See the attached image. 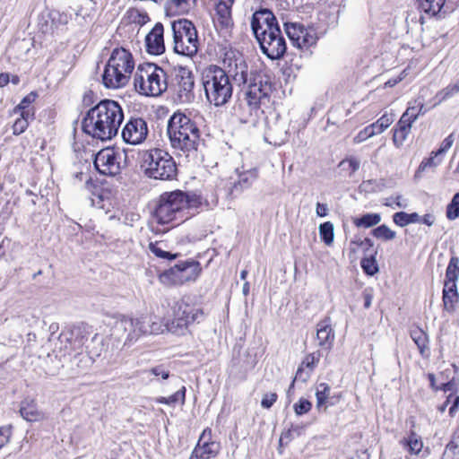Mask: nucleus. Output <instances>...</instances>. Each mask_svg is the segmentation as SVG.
<instances>
[{
	"label": "nucleus",
	"mask_w": 459,
	"mask_h": 459,
	"mask_svg": "<svg viewBox=\"0 0 459 459\" xmlns=\"http://www.w3.org/2000/svg\"><path fill=\"white\" fill-rule=\"evenodd\" d=\"M224 69L210 65L203 69L201 74L202 84L207 100L215 107H221L229 102L232 97V78L238 86L248 82V66L244 57L233 51L227 52L223 58Z\"/></svg>",
	"instance_id": "1"
},
{
	"label": "nucleus",
	"mask_w": 459,
	"mask_h": 459,
	"mask_svg": "<svg viewBox=\"0 0 459 459\" xmlns=\"http://www.w3.org/2000/svg\"><path fill=\"white\" fill-rule=\"evenodd\" d=\"M123 120L121 106L115 100H103L86 113L82 129L93 138L108 141L117 134Z\"/></svg>",
	"instance_id": "2"
},
{
	"label": "nucleus",
	"mask_w": 459,
	"mask_h": 459,
	"mask_svg": "<svg viewBox=\"0 0 459 459\" xmlns=\"http://www.w3.org/2000/svg\"><path fill=\"white\" fill-rule=\"evenodd\" d=\"M107 325L111 327V335L127 346L134 344L143 335L164 332L161 321L155 316L131 317L114 315L108 317Z\"/></svg>",
	"instance_id": "3"
},
{
	"label": "nucleus",
	"mask_w": 459,
	"mask_h": 459,
	"mask_svg": "<svg viewBox=\"0 0 459 459\" xmlns=\"http://www.w3.org/2000/svg\"><path fill=\"white\" fill-rule=\"evenodd\" d=\"M168 135L177 155L188 157L195 152L200 141V130L188 116L174 113L168 123Z\"/></svg>",
	"instance_id": "4"
},
{
	"label": "nucleus",
	"mask_w": 459,
	"mask_h": 459,
	"mask_svg": "<svg viewBox=\"0 0 459 459\" xmlns=\"http://www.w3.org/2000/svg\"><path fill=\"white\" fill-rule=\"evenodd\" d=\"M200 204L195 195L176 190L163 193L155 209V217L160 224H167L174 220H185L194 214L192 211Z\"/></svg>",
	"instance_id": "5"
},
{
	"label": "nucleus",
	"mask_w": 459,
	"mask_h": 459,
	"mask_svg": "<svg viewBox=\"0 0 459 459\" xmlns=\"http://www.w3.org/2000/svg\"><path fill=\"white\" fill-rule=\"evenodd\" d=\"M135 67L132 53L125 48H116L105 65L103 85L108 89L123 88L129 82Z\"/></svg>",
	"instance_id": "6"
},
{
	"label": "nucleus",
	"mask_w": 459,
	"mask_h": 459,
	"mask_svg": "<svg viewBox=\"0 0 459 459\" xmlns=\"http://www.w3.org/2000/svg\"><path fill=\"white\" fill-rule=\"evenodd\" d=\"M134 84L140 94L157 97L168 88L167 74L155 64H140L134 74Z\"/></svg>",
	"instance_id": "7"
},
{
	"label": "nucleus",
	"mask_w": 459,
	"mask_h": 459,
	"mask_svg": "<svg viewBox=\"0 0 459 459\" xmlns=\"http://www.w3.org/2000/svg\"><path fill=\"white\" fill-rule=\"evenodd\" d=\"M141 168L147 178L155 180H172L178 173L177 164L172 156L160 149L143 152Z\"/></svg>",
	"instance_id": "8"
},
{
	"label": "nucleus",
	"mask_w": 459,
	"mask_h": 459,
	"mask_svg": "<svg viewBox=\"0 0 459 459\" xmlns=\"http://www.w3.org/2000/svg\"><path fill=\"white\" fill-rule=\"evenodd\" d=\"M175 53L192 57L199 48L197 30L192 22L182 19L171 25Z\"/></svg>",
	"instance_id": "9"
},
{
	"label": "nucleus",
	"mask_w": 459,
	"mask_h": 459,
	"mask_svg": "<svg viewBox=\"0 0 459 459\" xmlns=\"http://www.w3.org/2000/svg\"><path fill=\"white\" fill-rule=\"evenodd\" d=\"M58 342H60V350L64 349V357H70V361L78 368L85 369L89 368L100 353H93L87 351L83 353V337H74L73 333H61Z\"/></svg>",
	"instance_id": "10"
},
{
	"label": "nucleus",
	"mask_w": 459,
	"mask_h": 459,
	"mask_svg": "<svg viewBox=\"0 0 459 459\" xmlns=\"http://www.w3.org/2000/svg\"><path fill=\"white\" fill-rule=\"evenodd\" d=\"M200 272L199 263L185 261L161 273L159 280L166 286L182 285L185 282L195 281Z\"/></svg>",
	"instance_id": "11"
},
{
	"label": "nucleus",
	"mask_w": 459,
	"mask_h": 459,
	"mask_svg": "<svg viewBox=\"0 0 459 459\" xmlns=\"http://www.w3.org/2000/svg\"><path fill=\"white\" fill-rule=\"evenodd\" d=\"M284 28L294 47L302 49L316 45L317 37L313 28H306L299 22H286Z\"/></svg>",
	"instance_id": "12"
},
{
	"label": "nucleus",
	"mask_w": 459,
	"mask_h": 459,
	"mask_svg": "<svg viewBox=\"0 0 459 459\" xmlns=\"http://www.w3.org/2000/svg\"><path fill=\"white\" fill-rule=\"evenodd\" d=\"M251 28L256 40L266 37L271 31L280 30L274 14L269 9H260L255 12L251 19Z\"/></svg>",
	"instance_id": "13"
},
{
	"label": "nucleus",
	"mask_w": 459,
	"mask_h": 459,
	"mask_svg": "<svg viewBox=\"0 0 459 459\" xmlns=\"http://www.w3.org/2000/svg\"><path fill=\"white\" fill-rule=\"evenodd\" d=\"M250 81L245 92V100L248 107L253 109H258L263 99L267 98L272 91V86L267 81H264L262 76L257 75Z\"/></svg>",
	"instance_id": "14"
},
{
	"label": "nucleus",
	"mask_w": 459,
	"mask_h": 459,
	"mask_svg": "<svg viewBox=\"0 0 459 459\" xmlns=\"http://www.w3.org/2000/svg\"><path fill=\"white\" fill-rule=\"evenodd\" d=\"M120 154L112 148L100 150L95 157L94 166L103 175L117 176L120 173Z\"/></svg>",
	"instance_id": "15"
},
{
	"label": "nucleus",
	"mask_w": 459,
	"mask_h": 459,
	"mask_svg": "<svg viewBox=\"0 0 459 459\" xmlns=\"http://www.w3.org/2000/svg\"><path fill=\"white\" fill-rule=\"evenodd\" d=\"M257 41L262 52L272 60L282 57L287 49L281 29L275 32H269L266 37L263 36Z\"/></svg>",
	"instance_id": "16"
},
{
	"label": "nucleus",
	"mask_w": 459,
	"mask_h": 459,
	"mask_svg": "<svg viewBox=\"0 0 459 459\" xmlns=\"http://www.w3.org/2000/svg\"><path fill=\"white\" fill-rule=\"evenodd\" d=\"M121 134L126 143L140 144L148 135L147 123L142 117H131L124 126Z\"/></svg>",
	"instance_id": "17"
},
{
	"label": "nucleus",
	"mask_w": 459,
	"mask_h": 459,
	"mask_svg": "<svg viewBox=\"0 0 459 459\" xmlns=\"http://www.w3.org/2000/svg\"><path fill=\"white\" fill-rule=\"evenodd\" d=\"M177 96L181 103H190L195 99V80L192 72L186 67H178L177 71Z\"/></svg>",
	"instance_id": "18"
},
{
	"label": "nucleus",
	"mask_w": 459,
	"mask_h": 459,
	"mask_svg": "<svg viewBox=\"0 0 459 459\" xmlns=\"http://www.w3.org/2000/svg\"><path fill=\"white\" fill-rule=\"evenodd\" d=\"M233 0H220L216 5V26L220 28L224 37L230 35L233 21L231 17V7Z\"/></svg>",
	"instance_id": "19"
},
{
	"label": "nucleus",
	"mask_w": 459,
	"mask_h": 459,
	"mask_svg": "<svg viewBox=\"0 0 459 459\" xmlns=\"http://www.w3.org/2000/svg\"><path fill=\"white\" fill-rule=\"evenodd\" d=\"M145 47L151 55L159 56L165 52L164 27L160 22H157L146 35Z\"/></svg>",
	"instance_id": "20"
},
{
	"label": "nucleus",
	"mask_w": 459,
	"mask_h": 459,
	"mask_svg": "<svg viewBox=\"0 0 459 459\" xmlns=\"http://www.w3.org/2000/svg\"><path fill=\"white\" fill-rule=\"evenodd\" d=\"M212 436L211 429H204L203 433L199 437L196 447L201 452V455L204 459H210L215 457L221 449L219 443L210 441Z\"/></svg>",
	"instance_id": "21"
},
{
	"label": "nucleus",
	"mask_w": 459,
	"mask_h": 459,
	"mask_svg": "<svg viewBox=\"0 0 459 459\" xmlns=\"http://www.w3.org/2000/svg\"><path fill=\"white\" fill-rule=\"evenodd\" d=\"M320 359L321 352L319 351L306 355L296 372L295 379H299L301 382H307L310 377L312 371L317 366Z\"/></svg>",
	"instance_id": "22"
},
{
	"label": "nucleus",
	"mask_w": 459,
	"mask_h": 459,
	"mask_svg": "<svg viewBox=\"0 0 459 459\" xmlns=\"http://www.w3.org/2000/svg\"><path fill=\"white\" fill-rule=\"evenodd\" d=\"M453 143L454 134H451L442 142L437 151L432 152L430 157L420 163L419 170H425L429 167H437L442 162L443 156L452 147Z\"/></svg>",
	"instance_id": "23"
},
{
	"label": "nucleus",
	"mask_w": 459,
	"mask_h": 459,
	"mask_svg": "<svg viewBox=\"0 0 459 459\" xmlns=\"http://www.w3.org/2000/svg\"><path fill=\"white\" fill-rule=\"evenodd\" d=\"M236 173L238 174V180L234 182L231 192H242L250 188L259 176V171L256 168H252L242 171H239L238 169H237Z\"/></svg>",
	"instance_id": "24"
},
{
	"label": "nucleus",
	"mask_w": 459,
	"mask_h": 459,
	"mask_svg": "<svg viewBox=\"0 0 459 459\" xmlns=\"http://www.w3.org/2000/svg\"><path fill=\"white\" fill-rule=\"evenodd\" d=\"M316 339L318 345L330 350L334 340V333L329 318L320 321L316 325Z\"/></svg>",
	"instance_id": "25"
},
{
	"label": "nucleus",
	"mask_w": 459,
	"mask_h": 459,
	"mask_svg": "<svg viewBox=\"0 0 459 459\" xmlns=\"http://www.w3.org/2000/svg\"><path fill=\"white\" fill-rule=\"evenodd\" d=\"M173 316L184 318L191 325L203 316V312L201 309L195 308L184 301H178L174 306Z\"/></svg>",
	"instance_id": "26"
},
{
	"label": "nucleus",
	"mask_w": 459,
	"mask_h": 459,
	"mask_svg": "<svg viewBox=\"0 0 459 459\" xmlns=\"http://www.w3.org/2000/svg\"><path fill=\"white\" fill-rule=\"evenodd\" d=\"M20 412L27 421L35 422L45 419V414L38 408L33 399H25L22 402Z\"/></svg>",
	"instance_id": "27"
},
{
	"label": "nucleus",
	"mask_w": 459,
	"mask_h": 459,
	"mask_svg": "<svg viewBox=\"0 0 459 459\" xmlns=\"http://www.w3.org/2000/svg\"><path fill=\"white\" fill-rule=\"evenodd\" d=\"M442 299L444 310L449 314L455 313L459 302L457 286L444 285Z\"/></svg>",
	"instance_id": "28"
},
{
	"label": "nucleus",
	"mask_w": 459,
	"mask_h": 459,
	"mask_svg": "<svg viewBox=\"0 0 459 459\" xmlns=\"http://www.w3.org/2000/svg\"><path fill=\"white\" fill-rule=\"evenodd\" d=\"M420 4V9L432 16L446 13L449 10L448 6H446V0H417Z\"/></svg>",
	"instance_id": "29"
},
{
	"label": "nucleus",
	"mask_w": 459,
	"mask_h": 459,
	"mask_svg": "<svg viewBox=\"0 0 459 459\" xmlns=\"http://www.w3.org/2000/svg\"><path fill=\"white\" fill-rule=\"evenodd\" d=\"M195 3L196 0H167L166 8L172 13L183 14L188 13Z\"/></svg>",
	"instance_id": "30"
},
{
	"label": "nucleus",
	"mask_w": 459,
	"mask_h": 459,
	"mask_svg": "<svg viewBox=\"0 0 459 459\" xmlns=\"http://www.w3.org/2000/svg\"><path fill=\"white\" fill-rule=\"evenodd\" d=\"M331 387L326 383H320L316 387V408L324 411L333 403L329 402Z\"/></svg>",
	"instance_id": "31"
},
{
	"label": "nucleus",
	"mask_w": 459,
	"mask_h": 459,
	"mask_svg": "<svg viewBox=\"0 0 459 459\" xmlns=\"http://www.w3.org/2000/svg\"><path fill=\"white\" fill-rule=\"evenodd\" d=\"M459 278V258L452 256L446 270L444 285L457 286Z\"/></svg>",
	"instance_id": "32"
},
{
	"label": "nucleus",
	"mask_w": 459,
	"mask_h": 459,
	"mask_svg": "<svg viewBox=\"0 0 459 459\" xmlns=\"http://www.w3.org/2000/svg\"><path fill=\"white\" fill-rule=\"evenodd\" d=\"M162 325L164 331L167 330L168 332L176 335H184L187 332L190 324H188L187 320L174 316L170 322L167 323L166 325L162 324Z\"/></svg>",
	"instance_id": "33"
},
{
	"label": "nucleus",
	"mask_w": 459,
	"mask_h": 459,
	"mask_svg": "<svg viewBox=\"0 0 459 459\" xmlns=\"http://www.w3.org/2000/svg\"><path fill=\"white\" fill-rule=\"evenodd\" d=\"M410 335L419 348L420 352L423 355L428 348V336L426 333L420 327H413L410 331Z\"/></svg>",
	"instance_id": "34"
},
{
	"label": "nucleus",
	"mask_w": 459,
	"mask_h": 459,
	"mask_svg": "<svg viewBox=\"0 0 459 459\" xmlns=\"http://www.w3.org/2000/svg\"><path fill=\"white\" fill-rule=\"evenodd\" d=\"M338 167L349 177H351L360 167V160L354 156H350L342 160Z\"/></svg>",
	"instance_id": "35"
},
{
	"label": "nucleus",
	"mask_w": 459,
	"mask_h": 459,
	"mask_svg": "<svg viewBox=\"0 0 459 459\" xmlns=\"http://www.w3.org/2000/svg\"><path fill=\"white\" fill-rule=\"evenodd\" d=\"M381 221V216L378 213H367L359 218H354L353 223L358 228H370L378 224Z\"/></svg>",
	"instance_id": "36"
},
{
	"label": "nucleus",
	"mask_w": 459,
	"mask_h": 459,
	"mask_svg": "<svg viewBox=\"0 0 459 459\" xmlns=\"http://www.w3.org/2000/svg\"><path fill=\"white\" fill-rule=\"evenodd\" d=\"M126 18L129 22L138 24L140 26L144 25L150 20L148 14L139 9L132 8L126 12Z\"/></svg>",
	"instance_id": "37"
},
{
	"label": "nucleus",
	"mask_w": 459,
	"mask_h": 459,
	"mask_svg": "<svg viewBox=\"0 0 459 459\" xmlns=\"http://www.w3.org/2000/svg\"><path fill=\"white\" fill-rule=\"evenodd\" d=\"M319 235L325 245L331 246L334 238V228L331 221L319 225Z\"/></svg>",
	"instance_id": "38"
},
{
	"label": "nucleus",
	"mask_w": 459,
	"mask_h": 459,
	"mask_svg": "<svg viewBox=\"0 0 459 459\" xmlns=\"http://www.w3.org/2000/svg\"><path fill=\"white\" fill-rule=\"evenodd\" d=\"M423 108V103L421 100H415L413 105H411L407 108L406 111L403 113V117H408V129L411 128L412 122L418 117Z\"/></svg>",
	"instance_id": "39"
},
{
	"label": "nucleus",
	"mask_w": 459,
	"mask_h": 459,
	"mask_svg": "<svg viewBox=\"0 0 459 459\" xmlns=\"http://www.w3.org/2000/svg\"><path fill=\"white\" fill-rule=\"evenodd\" d=\"M459 92V79L449 85H447L446 88L439 91L436 98L438 99V102H442L449 98H452L453 96L456 95Z\"/></svg>",
	"instance_id": "40"
},
{
	"label": "nucleus",
	"mask_w": 459,
	"mask_h": 459,
	"mask_svg": "<svg viewBox=\"0 0 459 459\" xmlns=\"http://www.w3.org/2000/svg\"><path fill=\"white\" fill-rule=\"evenodd\" d=\"M185 396H186V388L183 386L180 390L177 391L175 394L169 397H158L156 398V402L159 403H164V404H174L177 403H185Z\"/></svg>",
	"instance_id": "41"
},
{
	"label": "nucleus",
	"mask_w": 459,
	"mask_h": 459,
	"mask_svg": "<svg viewBox=\"0 0 459 459\" xmlns=\"http://www.w3.org/2000/svg\"><path fill=\"white\" fill-rule=\"evenodd\" d=\"M406 446L411 454L418 455L423 448L421 437L414 432H411L408 438Z\"/></svg>",
	"instance_id": "42"
},
{
	"label": "nucleus",
	"mask_w": 459,
	"mask_h": 459,
	"mask_svg": "<svg viewBox=\"0 0 459 459\" xmlns=\"http://www.w3.org/2000/svg\"><path fill=\"white\" fill-rule=\"evenodd\" d=\"M446 217L454 221L459 217V193H456L446 207Z\"/></svg>",
	"instance_id": "43"
},
{
	"label": "nucleus",
	"mask_w": 459,
	"mask_h": 459,
	"mask_svg": "<svg viewBox=\"0 0 459 459\" xmlns=\"http://www.w3.org/2000/svg\"><path fill=\"white\" fill-rule=\"evenodd\" d=\"M373 235L377 238L391 240L394 238L396 233L389 229L386 225L383 224L373 230Z\"/></svg>",
	"instance_id": "44"
},
{
	"label": "nucleus",
	"mask_w": 459,
	"mask_h": 459,
	"mask_svg": "<svg viewBox=\"0 0 459 459\" xmlns=\"http://www.w3.org/2000/svg\"><path fill=\"white\" fill-rule=\"evenodd\" d=\"M360 264L363 271L368 275L372 276L378 271L377 264L373 256L363 258Z\"/></svg>",
	"instance_id": "45"
},
{
	"label": "nucleus",
	"mask_w": 459,
	"mask_h": 459,
	"mask_svg": "<svg viewBox=\"0 0 459 459\" xmlns=\"http://www.w3.org/2000/svg\"><path fill=\"white\" fill-rule=\"evenodd\" d=\"M149 249L156 256L163 258V259H174L176 257V255H171L170 253L164 251L159 246L158 243H150Z\"/></svg>",
	"instance_id": "46"
},
{
	"label": "nucleus",
	"mask_w": 459,
	"mask_h": 459,
	"mask_svg": "<svg viewBox=\"0 0 459 459\" xmlns=\"http://www.w3.org/2000/svg\"><path fill=\"white\" fill-rule=\"evenodd\" d=\"M312 403L307 400L300 398L297 403L294 404V411L297 415H303L311 410Z\"/></svg>",
	"instance_id": "47"
},
{
	"label": "nucleus",
	"mask_w": 459,
	"mask_h": 459,
	"mask_svg": "<svg viewBox=\"0 0 459 459\" xmlns=\"http://www.w3.org/2000/svg\"><path fill=\"white\" fill-rule=\"evenodd\" d=\"M29 123L26 117H19L15 120L13 126V133L15 135L22 134L28 127Z\"/></svg>",
	"instance_id": "48"
},
{
	"label": "nucleus",
	"mask_w": 459,
	"mask_h": 459,
	"mask_svg": "<svg viewBox=\"0 0 459 459\" xmlns=\"http://www.w3.org/2000/svg\"><path fill=\"white\" fill-rule=\"evenodd\" d=\"M148 372L155 377H160L162 379H167L169 377V370L163 365L151 368Z\"/></svg>",
	"instance_id": "49"
},
{
	"label": "nucleus",
	"mask_w": 459,
	"mask_h": 459,
	"mask_svg": "<svg viewBox=\"0 0 459 459\" xmlns=\"http://www.w3.org/2000/svg\"><path fill=\"white\" fill-rule=\"evenodd\" d=\"M12 427L10 425L0 427V448L10 441Z\"/></svg>",
	"instance_id": "50"
},
{
	"label": "nucleus",
	"mask_w": 459,
	"mask_h": 459,
	"mask_svg": "<svg viewBox=\"0 0 459 459\" xmlns=\"http://www.w3.org/2000/svg\"><path fill=\"white\" fill-rule=\"evenodd\" d=\"M441 459H459L457 446L450 443L446 446Z\"/></svg>",
	"instance_id": "51"
},
{
	"label": "nucleus",
	"mask_w": 459,
	"mask_h": 459,
	"mask_svg": "<svg viewBox=\"0 0 459 459\" xmlns=\"http://www.w3.org/2000/svg\"><path fill=\"white\" fill-rule=\"evenodd\" d=\"M451 398H453V402H452V406L449 408V414L451 417H454L455 412L457 411V408L459 406V396L453 397V395L450 394L447 397L446 402L440 407V411H444L446 410V407L447 403H450Z\"/></svg>",
	"instance_id": "52"
},
{
	"label": "nucleus",
	"mask_w": 459,
	"mask_h": 459,
	"mask_svg": "<svg viewBox=\"0 0 459 459\" xmlns=\"http://www.w3.org/2000/svg\"><path fill=\"white\" fill-rule=\"evenodd\" d=\"M429 379L430 381L431 386L436 389H443L445 392L453 391L455 387V383L453 381L443 383L440 386L436 385V377L433 374L429 375Z\"/></svg>",
	"instance_id": "53"
},
{
	"label": "nucleus",
	"mask_w": 459,
	"mask_h": 459,
	"mask_svg": "<svg viewBox=\"0 0 459 459\" xmlns=\"http://www.w3.org/2000/svg\"><path fill=\"white\" fill-rule=\"evenodd\" d=\"M372 136H374V131L368 126L355 136L354 142L362 143Z\"/></svg>",
	"instance_id": "54"
},
{
	"label": "nucleus",
	"mask_w": 459,
	"mask_h": 459,
	"mask_svg": "<svg viewBox=\"0 0 459 459\" xmlns=\"http://www.w3.org/2000/svg\"><path fill=\"white\" fill-rule=\"evenodd\" d=\"M277 400V394L275 393L266 394L264 395L261 405L264 409H269Z\"/></svg>",
	"instance_id": "55"
},
{
	"label": "nucleus",
	"mask_w": 459,
	"mask_h": 459,
	"mask_svg": "<svg viewBox=\"0 0 459 459\" xmlns=\"http://www.w3.org/2000/svg\"><path fill=\"white\" fill-rule=\"evenodd\" d=\"M36 94L31 92L26 97L23 98V100L21 101V103L16 107V109H26L29 108V106L35 100Z\"/></svg>",
	"instance_id": "56"
},
{
	"label": "nucleus",
	"mask_w": 459,
	"mask_h": 459,
	"mask_svg": "<svg viewBox=\"0 0 459 459\" xmlns=\"http://www.w3.org/2000/svg\"><path fill=\"white\" fill-rule=\"evenodd\" d=\"M400 133H402V117L399 118V120L396 123L394 135H393V141L397 147H400V145L402 143V140L400 139V135H399Z\"/></svg>",
	"instance_id": "57"
},
{
	"label": "nucleus",
	"mask_w": 459,
	"mask_h": 459,
	"mask_svg": "<svg viewBox=\"0 0 459 459\" xmlns=\"http://www.w3.org/2000/svg\"><path fill=\"white\" fill-rule=\"evenodd\" d=\"M394 120V114H384L378 120L379 124L384 127V129H386Z\"/></svg>",
	"instance_id": "58"
},
{
	"label": "nucleus",
	"mask_w": 459,
	"mask_h": 459,
	"mask_svg": "<svg viewBox=\"0 0 459 459\" xmlns=\"http://www.w3.org/2000/svg\"><path fill=\"white\" fill-rule=\"evenodd\" d=\"M377 183L374 180H366L361 183L359 188L365 192H373L376 190Z\"/></svg>",
	"instance_id": "59"
},
{
	"label": "nucleus",
	"mask_w": 459,
	"mask_h": 459,
	"mask_svg": "<svg viewBox=\"0 0 459 459\" xmlns=\"http://www.w3.org/2000/svg\"><path fill=\"white\" fill-rule=\"evenodd\" d=\"M420 221V215L416 212L407 214L403 212V225Z\"/></svg>",
	"instance_id": "60"
},
{
	"label": "nucleus",
	"mask_w": 459,
	"mask_h": 459,
	"mask_svg": "<svg viewBox=\"0 0 459 459\" xmlns=\"http://www.w3.org/2000/svg\"><path fill=\"white\" fill-rule=\"evenodd\" d=\"M316 215L319 217H325L328 214V207L325 204H316Z\"/></svg>",
	"instance_id": "61"
},
{
	"label": "nucleus",
	"mask_w": 459,
	"mask_h": 459,
	"mask_svg": "<svg viewBox=\"0 0 459 459\" xmlns=\"http://www.w3.org/2000/svg\"><path fill=\"white\" fill-rule=\"evenodd\" d=\"M368 126L371 127L372 130L374 131V135L381 134L385 130L384 127L377 121L376 123L369 125Z\"/></svg>",
	"instance_id": "62"
},
{
	"label": "nucleus",
	"mask_w": 459,
	"mask_h": 459,
	"mask_svg": "<svg viewBox=\"0 0 459 459\" xmlns=\"http://www.w3.org/2000/svg\"><path fill=\"white\" fill-rule=\"evenodd\" d=\"M363 296L365 299L364 307L368 308L371 306V294L368 290H365Z\"/></svg>",
	"instance_id": "63"
},
{
	"label": "nucleus",
	"mask_w": 459,
	"mask_h": 459,
	"mask_svg": "<svg viewBox=\"0 0 459 459\" xmlns=\"http://www.w3.org/2000/svg\"><path fill=\"white\" fill-rule=\"evenodd\" d=\"M435 221V218L432 214H425L422 222L428 226H431Z\"/></svg>",
	"instance_id": "64"
}]
</instances>
